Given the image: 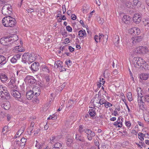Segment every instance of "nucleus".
I'll list each match as a JSON object with an SVG mask.
<instances>
[{
	"instance_id": "1",
	"label": "nucleus",
	"mask_w": 149,
	"mask_h": 149,
	"mask_svg": "<svg viewBox=\"0 0 149 149\" xmlns=\"http://www.w3.org/2000/svg\"><path fill=\"white\" fill-rule=\"evenodd\" d=\"M136 91L138 95V103H140V104L141 103L142 104L143 103H144L146 102H149V94H147L143 96V93L140 88H138ZM148 91L149 92V88L148 89Z\"/></svg>"
},
{
	"instance_id": "2",
	"label": "nucleus",
	"mask_w": 149,
	"mask_h": 149,
	"mask_svg": "<svg viewBox=\"0 0 149 149\" xmlns=\"http://www.w3.org/2000/svg\"><path fill=\"white\" fill-rule=\"evenodd\" d=\"M3 25L7 27H13L16 23V19L10 16H6L2 20Z\"/></svg>"
},
{
	"instance_id": "3",
	"label": "nucleus",
	"mask_w": 149,
	"mask_h": 149,
	"mask_svg": "<svg viewBox=\"0 0 149 149\" xmlns=\"http://www.w3.org/2000/svg\"><path fill=\"white\" fill-rule=\"evenodd\" d=\"M10 94L7 88L0 85V98L3 100H7L10 98Z\"/></svg>"
},
{
	"instance_id": "4",
	"label": "nucleus",
	"mask_w": 149,
	"mask_h": 149,
	"mask_svg": "<svg viewBox=\"0 0 149 149\" xmlns=\"http://www.w3.org/2000/svg\"><path fill=\"white\" fill-rule=\"evenodd\" d=\"M11 6L9 4H5L2 8V12L5 15H8L11 14Z\"/></svg>"
},
{
	"instance_id": "5",
	"label": "nucleus",
	"mask_w": 149,
	"mask_h": 149,
	"mask_svg": "<svg viewBox=\"0 0 149 149\" xmlns=\"http://www.w3.org/2000/svg\"><path fill=\"white\" fill-rule=\"evenodd\" d=\"M133 63L137 67V65L139 66L143 67V65L146 63L144 60L141 58L134 57L133 59Z\"/></svg>"
},
{
	"instance_id": "6",
	"label": "nucleus",
	"mask_w": 149,
	"mask_h": 149,
	"mask_svg": "<svg viewBox=\"0 0 149 149\" xmlns=\"http://www.w3.org/2000/svg\"><path fill=\"white\" fill-rule=\"evenodd\" d=\"M100 97L98 95H96L95 97H94L90 102V103L92 104L94 107H100L99 104Z\"/></svg>"
},
{
	"instance_id": "7",
	"label": "nucleus",
	"mask_w": 149,
	"mask_h": 149,
	"mask_svg": "<svg viewBox=\"0 0 149 149\" xmlns=\"http://www.w3.org/2000/svg\"><path fill=\"white\" fill-rule=\"evenodd\" d=\"M85 132L87 134V137L88 140L91 141L95 136L94 132L91 130L86 129L85 130Z\"/></svg>"
},
{
	"instance_id": "8",
	"label": "nucleus",
	"mask_w": 149,
	"mask_h": 149,
	"mask_svg": "<svg viewBox=\"0 0 149 149\" xmlns=\"http://www.w3.org/2000/svg\"><path fill=\"white\" fill-rule=\"evenodd\" d=\"M12 95L15 98L19 99L21 97V95L20 93L18 91L13 89L11 91Z\"/></svg>"
},
{
	"instance_id": "9",
	"label": "nucleus",
	"mask_w": 149,
	"mask_h": 149,
	"mask_svg": "<svg viewBox=\"0 0 149 149\" xmlns=\"http://www.w3.org/2000/svg\"><path fill=\"white\" fill-rule=\"evenodd\" d=\"M134 21L136 24L140 23L141 19V15L138 13L135 14L133 18Z\"/></svg>"
},
{
	"instance_id": "10",
	"label": "nucleus",
	"mask_w": 149,
	"mask_h": 149,
	"mask_svg": "<svg viewBox=\"0 0 149 149\" xmlns=\"http://www.w3.org/2000/svg\"><path fill=\"white\" fill-rule=\"evenodd\" d=\"M143 37L141 36H136L135 37H132L131 39L132 42L133 44L136 43H139L142 40Z\"/></svg>"
},
{
	"instance_id": "11",
	"label": "nucleus",
	"mask_w": 149,
	"mask_h": 149,
	"mask_svg": "<svg viewBox=\"0 0 149 149\" xmlns=\"http://www.w3.org/2000/svg\"><path fill=\"white\" fill-rule=\"evenodd\" d=\"M29 53H26L23 54L22 56V61L24 63H27L28 64L29 63Z\"/></svg>"
},
{
	"instance_id": "12",
	"label": "nucleus",
	"mask_w": 149,
	"mask_h": 149,
	"mask_svg": "<svg viewBox=\"0 0 149 149\" xmlns=\"http://www.w3.org/2000/svg\"><path fill=\"white\" fill-rule=\"evenodd\" d=\"M39 67L38 63L35 62L32 64L31 68L32 70L36 72L39 69Z\"/></svg>"
},
{
	"instance_id": "13",
	"label": "nucleus",
	"mask_w": 149,
	"mask_h": 149,
	"mask_svg": "<svg viewBox=\"0 0 149 149\" xmlns=\"http://www.w3.org/2000/svg\"><path fill=\"white\" fill-rule=\"evenodd\" d=\"M26 79L28 83L33 84H34L36 81L34 78L32 76L28 75L26 77Z\"/></svg>"
},
{
	"instance_id": "14",
	"label": "nucleus",
	"mask_w": 149,
	"mask_h": 149,
	"mask_svg": "<svg viewBox=\"0 0 149 149\" xmlns=\"http://www.w3.org/2000/svg\"><path fill=\"white\" fill-rule=\"evenodd\" d=\"M32 91L33 95L36 96H38L40 94V90L38 87L36 86L34 87Z\"/></svg>"
},
{
	"instance_id": "15",
	"label": "nucleus",
	"mask_w": 149,
	"mask_h": 149,
	"mask_svg": "<svg viewBox=\"0 0 149 149\" xmlns=\"http://www.w3.org/2000/svg\"><path fill=\"white\" fill-rule=\"evenodd\" d=\"M1 44L3 45H8L9 44L10 42L8 37H3L1 38L0 40Z\"/></svg>"
},
{
	"instance_id": "16",
	"label": "nucleus",
	"mask_w": 149,
	"mask_h": 149,
	"mask_svg": "<svg viewBox=\"0 0 149 149\" xmlns=\"http://www.w3.org/2000/svg\"><path fill=\"white\" fill-rule=\"evenodd\" d=\"M131 18L127 15H124L122 17V20L126 24H129L130 22Z\"/></svg>"
},
{
	"instance_id": "17",
	"label": "nucleus",
	"mask_w": 149,
	"mask_h": 149,
	"mask_svg": "<svg viewBox=\"0 0 149 149\" xmlns=\"http://www.w3.org/2000/svg\"><path fill=\"white\" fill-rule=\"evenodd\" d=\"M21 55L17 54L15 55L13 58H12L11 60V62L12 63H15L16 62L17 60H19L21 57Z\"/></svg>"
},
{
	"instance_id": "18",
	"label": "nucleus",
	"mask_w": 149,
	"mask_h": 149,
	"mask_svg": "<svg viewBox=\"0 0 149 149\" xmlns=\"http://www.w3.org/2000/svg\"><path fill=\"white\" fill-rule=\"evenodd\" d=\"M8 38L9 41L10 42L9 44L13 43L14 41L17 40L18 39V37L17 35L15 34L13 35L12 36L9 37Z\"/></svg>"
},
{
	"instance_id": "19",
	"label": "nucleus",
	"mask_w": 149,
	"mask_h": 149,
	"mask_svg": "<svg viewBox=\"0 0 149 149\" xmlns=\"http://www.w3.org/2000/svg\"><path fill=\"white\" fill-rule=\"evenodd\" d=\"M149 77V74L147 73H143L140 75V79L142 80H146Z\"/></svg>"
},
{
	"instance_id": "20",
	"label": "nucleus",
	"mask_w": 149,
	"mask_h": 149,
	"mask_svg": "<svg viewBox=\"0 0 149 149\" xmlns=\"http://www.w3.org/2000/svg\"><path fill=\"white\" fill-rule=\"evenodd\" d=\"M1 107L6 110L9 109L10 107V104L9 102L6 101L4 103L1 105Z\"/></svg>"
},
{
	"instance_id": "21",
	"label": "nucleus",
	"mask_w": 149,
	"mask_h": 149,
	"mask_svg": "<svg viewBox=\"0 0 149 149\" xmlns=\"http://www.w3.org/2000/svg\"><path fill=\"white\" fill-rule=\"evenodd\" d=\"M0 79L3 82L6 81L8 79L7 76L4 74H1L0 75Z\"/></svg>"
},
{
	"instance_id": "22",
	"label": "nucleus",
	"mask_w": 149,
	"mask_h": 149,
	"mask_svg": "<svg viewBox=\"0 0 149 149\" xmlns=\"http://www.w3.org/2000/svg\"><path fill=\"white\" fill-rule=\"evenodd\" d=\"M63 66L62 62L60 60H58L55 63L54 67L56 68H62Z\"/></svg>"
},
{
	"instance_id": "23",
	"label": "nucleus",
	"mask_w": 149,
	"mask_h": 149,
	"mask_svg": "<svg viewBox=\"0 0 149 149\" xmlns=\"http://www.w3.org/2000/svg\"><path fill=\"white\" fill-rule=\"evenodd\" d=\"M33 95H34L31 90L28 91L26 93V97L29 100H31L33 97Z\"/></svg>"
},
{
	"instance_id": "24",
	"label": "nucleus",
	"mask_w": 149,
	"mask_h": 149,
	"mask_svg": "<svg viewBox=\"0 0 149 149\" xmlns=\"http://www.w3.org/2000/svg\"><path fill=\"white\" fill-rule=\"evenodd\" d=\"M21 47L19 46H17L15 47L14 49H13L14 52L18 53L19 52H22L24 51L25 49H22Z\"/></svg>"
},
{
	"instance_id": "25",
	"label": "nucleus",
	"mask_w": 149,
	"mask_h": 149,
	"mask_svg": "<svg viewBox=\"0 0 149 149\" xmlns=\"http://www.w3.org/2000/svg\"><path fill=\"white\" fill-rule=\"evenodd\" d=\"M62 144L59 143H56L52 146V149H60L62 148Z\"/></svg>"
},
{
	"instance_id": "26",
	"label": "nucleus",
	"mask_w": 149,
	"mask_h": 149,
	"mask_svg": "<svg viewBox=\"0 0 149 149\" xmlns=\"http://www.w3.org/2000/svg\"><path fill=\"white\" fill-rule=\"evenodd\" d=\"M22 130L20 129V130H19L17 132L16 134L14 136V138L15 139L18 137L23 132L24 128V127H22Z\"/></svg>"
},
{
	"instance_id": "27",
	"label": "nucleus",
	"mask_w": 149,
	"mask_h": 149,
	"mask_svg": "<svg viewBox=\"0 0 149 149\" xmlns=\"http://www.w3.org/2000/svg\"><path fill=\"white\" fill-rule=\"evenodd\" d=\"M142 46H139L136 47L134 51L135 54H141L142 53Z\"/></svg>"
},
{
	"instance_id": "28",
	"label": "nucleus",
	"mask_w": 149,
	"mask_h": 149,
	"mask_svg": "<svg viewBox=\"0 0 149 149\" xmlns=\"http://www.w3.org/2000/svg\"><path fill=\"white\" fill-rule=\"evenodd\" d=\"M6 62L5 57L2 55H0V64L1 65H4Z\"/></svg>"
},
{
	"instance_id": "29",
	"label": "nucleus",
	"mask_w": 149,
	"mask_h": 149,
	"mask_svg": "<svg viewBox=\"0 0 149 149\" xmlns=\"http://www.w3.org/2000/svg\"><path fill=\"white\" fill-rule=\"evenodd\" d=\"M58 136H52L50 137V143H52V142L55 141H57L58 140Z\"/></svg>"
},
{
	"instance_id": "30",
	"label": "nucleus",
	"mask_w": 149,
	"mask_h": 149,
	"mask_svg": "<svg viewBox=\"0 0 149 149\" xmlns=\"http://www.w3.org/2000/svg\"><path fill=\"white\" fill-rule=\"evenodd\" d=\"M142 53L141 54H147L148 53V52H149V50L148 48L144 46H142Z\"/></svg>"
},
{
	"instance_id": "31",
	"label": "nucleus",
	"mask_w": 149,
	"mask_h": 149,
	"mask_svg": "<svg viewBox=\"0 0 149 149\" xmlns=\"http://www.w3.org/2000/svg\"><path fill=\"white\" fill-rule=\"evenodd\" d=\"M133 2L134 5L137 6V7H140L141 5V2L139 0H134Z\"/></svg>"
},
{
	"instance_id": "32",
	"label": "nucleus",
	"mask_w": 149,
	"mask_h": 149,
	"mask_svg": "<svg viewBox=\"0 0 149 149\" xmlns=\"http://www.w3.org/2000/svg\"><path fill=\"white\" fill-rule=\"evenodd\" d=\"M86 35V33L84 30H80L78 32V35L81 37H82Z\"/></svg>"
},
{
	"instance_id": "33",
	"label": "nucleus",
	"mask_w": 149,
	"mask_h": 149,
	"mask_svg": "<svg viewBox=\"0 0 149 149\" xmlns=\"http://www.w3.org/2000/svg\"><path fill=\"white\" fill-rule=\"evenodd\" d=\"M26 141V139L24 138H22L20 140V146L21 147L24 146L25 143Z\"/></svg>"
},
{
	"instance_id": "34",
	"label": "nucleus",
	"mask_w": 149,
	"mask_h": 149,
	"mask_svg": "<svg viewBox=\"0 0 149 149\" xmlns=\"http://www.w3.org/2000/svg\"><path fill=\"white\" fill-rule=\"evenodd\" d=\"M136 27H134L132 28H131V29H130L129 30V32L130 33V34H133V35H136Z\"/></svg>"
},
{
	"instance_id": "35",
	"label": "nucleus",
	"mask_w": 149,
	"mask_h": 149,
	"mask_svg": "<svg viewBox=\"0 0 149 149\" xmlns=\"http://www.w3.org/2000/svg\"><path fill=\"white\" fill-rule=\"evenodd\" d=\"M88 112L90 116L91 117L94 116L96 114L95 110L93 109H90Z\"/></svg>"
},
{
	"instance_id": "36",
	"label": "nucleus",
	"mask_w": 149,
	"mask_h": 149,
	"mask_svg": "<svg viewBox=\"0 0 149 149\" xmlns=\"http://www.w3.org/2000/svg\"><path fill=\"white\" fill-rule=\"evenodd\" d=\"M76 139L81 142H85L84 138L77 134H76Z\"/></svg>"
},
{
	"instance_id": "37",
	"label": "nucleus",
	"mask_w": 149,
	"mask_h": 149,
	"mask_svg": "<svg viewBox=\"0 0 149 149\" xmlns=\"http://www.w3.org/2000/svg\"><path fill=\"white\" fill-rule=\"evenodd\" d=\"M29 63H30L33 62L34 61H35V58L33 56V55L32 54H29Z\"/></svg>"
},
{
	"instance_id": "38",
	"label": "nucleus",
	"mask_w": 149,
	"mask_h": 149,
	"mask_svg": "<svg viewBox=\"0 0 149 149\" xmlns=\"http://www.w3.org/2000/svg\"><path fill=\"white\" fill-rule=\"evenodd\" d=\"M42 71L45 72L47 73L49 72V68L45 65H43L42 67L41 68Z\"/></svg>"
},
{
	"instance_id": "39",
	"label": "nucleus",
	"mask_w": 149,
	"mask_h": 149,
	"mask_svg": "<svg viewBox=\"0 0 149 149\" xmlns=\"http://www.w3.org/2000/svg\"><path fill=\"white\" fill-rule=\"evenodd\" d=\"M108 38V36L107 35H104L102 34H100L99 35V42H100L101 41V38H105L106 39V41L107 40V39Z\"/></svg>"
},
{
	"instance_id": "40",
	"label": "nucleus",
	"mask_w": 149,
	"mask_h": 149,
	"mask_svg": "<svg viewBox=\"0 0 149 149\" xmlns=\"http://www.w3.org/2000/svg\"><path fill=\"white\" fill-rule=\"evenodd\" d=\"M138 136L139 139L141 141H143L144 140L143 137L145 136V135L139 132L138 134Z\"/></svg>"
},
{
	"instance_id": "41",
	"label": "nucleus",
	"mask_w": 149,
	"mask_h": 149,
	"mask_svg": "<svg viewBox=\"0 0 149 149\" xmlns=\"http://www.w3.org/2000/svg\"><path fill=\"white\" fill-rule=\"evenodd\" d=\"M104 105L105 107L107 108L108 107H111L112 106V105L111 103L107 101L105 102Z\"/></svg>"
},
{
	"instance_id": "42",
	"label": "nucleus",
	"mask_w": 149,
	"mask_h": 149,
	"mask_svg": "<svg viewBox=\"0 0 149 149\" xmlns=\"http://www.w3.org/2000/svg\"><path fill=\"white\" fill-rule=\"evenodd\" d=\"M127 97L128 100L130 102L132 100V93L131 92L128 93L127 95Z\"/></svg>"
},
{
	"instance_id": "43",
	"label": "nucleus",
	"mask_w": 149,
	"mask_h": 149,
	"mask_svg": "<svg viewBox=\"0 0 149 149\" xmlns=\"http://www.w3.org/2000/svg\"><path fill=\"white\" fill-rule=\"evenodd\" d=\"M36 143L35 146V147L36 148V149H41L42 145L41 144H40L37 141H36Z\"/></svg>"
},
{
	"instance_id": "44",
	"label": "nucleus",
	"mask_w": 149,
	"mask_h": 149,
	"mask_svg": "<svg viewBox=\"0 0 149 149\" xmlns=\"http://www.w3.org/2000/svg\"><path fill=\"white\" fill-rule=\"evenodd\" d=\"M144 25L146 27H149V18L146 19L144 22Z\"/></svg>"
},
{
	"instance_id": "45",
	"label": "nucleus",
	"mask_w": 149,
	"mask_h": 149,
	"mask_svg": "<svg viewBox=\"0 0 149 149\" xmlns=\"http://www.w3.org/2000/svg\"><path fill=\"white\" fill-rule=\"evenodd\" d=\"M113 40L117 44H118L119 42V38L118 36H116Z\"/></svg>"
},
{
	"instance_id": "46",
	"label": "nucleus",
	"mask_w": 149,
	"mask_h": 149,
	"mask_svg": "<svg viewBox=\"0 0 149 149\" xmlns=\"http://www.w3.org/2000/svg\"><path fill=\"white\" fill-rule=\"evenodd\" d=\"M106 100L104 99H99V104L100 105L103 104H104Z\"/></svg>"
},
{
	"instance_id": "47",
	"label": "nucleus",
	"mask_w": 149,
	"mask_h": 149,
	"mask_svg": "<svg viewBox=\"0 0 149 149\" xmlns=\"http://www.w3.org/2000/svg\"><path fill=\"white\" fill-rule=\"evenodd\" d=\"M125 124L126 126L129 129L131 125V124L130 122L129 121H125Z\"/></svg>"
},
{
	"instance_id": "48",
	"label": "nucleus",
	"mask_w": 149,
	"mask_h": 149,
	"mask_svg": "<svg viewBox=\"0 0 149 149\" xmlns=\"http://www.w3.org/2000/svg\"><path fill=\"white\" fill-rule=\"evenodd\" d=\"M146 70H149V63L146 64V63L143 65V67Z\"/></svg>"
},
{
	"instance_id": "49",
	"label": "nucleus",
	"mask_w": 149,
	"mask_h": 149,
	"mask_svg": "<svg viewBox=\"0 0 149 149\" xmlns=\"http://www.w3.org/2000/svg\"><path fill=\"white\" fill-rule=\"evenodd\" d=\"M84 127L82 125H80L79 127V131L80 133H82L84 130Z\"/></svg>"
},
{
	"instance_id": "50",
	"label": "nucleus",
	"mask_w": 149,
	"mask_h": 149,
	"mask_svg": "<svg viewBox=\"0 0 149 149\" xmlns=\"http://www.w3.org/2000/svg\"><path fill=\"white\" fill-rule=\"evenodd\" d=\"M20 141H19L17 140L15 141L14 145L16 147H18L20 146Z\"/></svg>"
},
{
	"instance_id": "51",
	"label": "nucleus",
	"mask_w": 149,
	"mask_h": 149,
	"mask_svg": "<svg viewBox=\"0 0 149 149\" xmlns=\"http://www.w3.org/2000/svg\"><path fill=\"white\" fill-rule=\"evenodd\" d=\"M72 142V139L68 138L67 140V144L68 145H70Z\"/></svg>"
},
{
	"instance_id": "52",
	"label": "nucleus",
	"mask_w": 149,
	"mask_h": 149,
	"mask_svg": "<svg viewBox=\"0 0 149 149\" xmlns=\"http://www.w3.org/2000/svg\"><path fill=\"white\" fill-rule=\"evenodd\" d=\"M71 63L72 61L70 60H69L68 61L67 60L65 62V64L68 67H69V66H70L71 65Z\"/></svg>"
},
{
	"instance_id": "53",
	"label": "nucleus",
	"mask_w": 149,
	"mask_h": 149,
	"mask_svg": "<svg viewBox=\"0 0 149 149\" xmlns=\"http://www.w3.org/2000/svg\"><path fill=\"white\" fill-rule=\"evenodd\" d=\"M34 125V123L33 122H31L30 125V129L31 131V132L33 130V127Z\"/></svg>"
},
{
	"instance_id": "54",
	"label": "nucleus",
	"mask_w": 149,
	"mask_h": 149,
	"mask_svg": "<svg viewBox=\"0 0 149 149\" xmlns=\"http://www.w3.org/2000/svg\"><path fill=\"white\" fill-rule=\"evenodd\" d=\"M66 29L68 31L71 32L72 31V28L69 26H67Z\"/></svg>"
},
{
	"instance_id": "55",
	"label": "nucleus",
	"mask_w": 149,
	"mask_h": 149,
	"mask_svg": "<svg viewBox=\"0 0 149 149\" xmlns=\"http://www.w3.org/2000/svg\"><path fill=\"white\" fill-rule=\"evenodd\" d=\"M70 41L69 39L68 38H66L65 39V41H64V42L65 44H67L68 43L70 42Z\"/></svg>"
},
{
	"instance_id": "56",
	"label": "nucleus",
	"mask_w": 149,
	"mask_h": 149,
	"mask_svg": "<svg viewBox=\"0 0 149 149\" xmlns=\"http://www.w3.org/2000/svg\"><path fill=\"white\" fill-rule=\"evenodd\" d=\"M26 11L27 12V13H32L33 12V10L32 9H31V8H30L27 9H26Z\"/></svg>"
},
{
	"instance_id": "57",
	"label": "nucleus",
	"mask_w": 149,
	"mask_h": 149,
	"mask_svg": "<svg viewBox=\"0 0 149 149\" xmlns=\"http://www.w3.org/2000/svg\"><path fill=\"white\" fill-rule=\"evenodd\" d=\"M99 37L97 35H95L94 37L95 40L96 42H98Z\"/></svg>"
},
{
	"instance_id": "58",
	"label": "nucleus",
	"mask_w": 149,
	"mask_h": 149,
	"mask_svg": "<svg viewBox=\"0 0 149 149\" xmlns=\"http://www.w3.org/2000/svg\"><path fill=\"white\" fill-rule=\"evenodd\" d=\"M122 126V123L120 121H118V127H121Z\"/></svg>"
},
{
	"instance_id": "59",
	"label": "nucleus",
	"mask_w": 149,
	"mask_h": 149,
	"mask_svg": "<svg viewBox=\"0 0 149 149\" xmlns=\"http://www.w3.org/2000/svg\"><path fill=\"white\" fill-rule=\"evenodd\" d=\"M68 49L71 52H73L74 49V48L71 46H70L69 47Z\"/></svg>"
},
{
	"instance_id": "60",
	"label": "nucleus",
	"mask_w": 149,
	"mask_h": 149,
	"mask_svg": "<svg viewBox=\"0 0 149 149\" xmlns=\"http://www.w3.org/2000/svg\"><path fill=\"white\" fill-rule=\"evenodd\" d=\"M136 34L137 35L141 33V31L139 29L136 28Z\"/></svg>"
},
{
	"instance_id": "61",
	"label": "nucleus",
	"mask_w": 149,
	"mask_h": 149,
	"mask_svg": "<svg viewBox=\"0 0 149 149\" xmlns=\"http://www.w3.org/2000/svg\"><path fill=\"white\" fill-rule=\"evenodd\" d=\"M99 19V20H98V22L101 24H102L104 22L103 19L102 18H100Z\"/></svg>"
},
{
	"instance_id": "62",
	"label": "nucleus",
	"mask_w": 149,
	"mask_h": 149,
	"mask_svg": "<svg viewBox=\"0 0 149 149\" xmlns=\"http://www.w3.org/2000/svg\"><path fill=\"white\" fill-rule=\"evenodd\" d=\"M15 78L13 77H12L10 80V82L11 83L13 84L15 82V81L14 80Z\"/></svg>"
},
{
	"instance_id": "63",
	"label": "nucleus",
	"mask_w": 149,
	"mask_h": 149,
	"mask_svg": "<svg viewBox=\"0 0 149 149\" xmlns=\"http://www.w3.org/2000/svg\"><path fill=\"white\" fill-rule=\"evenodd\" d=\"M126 6L128 8L130 7L131 6V3L130 2H129L127 3L126 4Z\"/></svg>"
},
{
	"instance_id": "64",
	"label": "nucleus",
	"mask_w": 149,
	"mask_h": 149,
	"mask_svg": "<svg viewBox=\"0 0 149 149\" xmlns=\"http://www.w3.org/2000/svg\"><path fill=\"white\" fill-rule=\"evenodd\" d=\"M71 19L73 20H75L76 19V16L75 15H71Z\"/></svg>"
}]
</instances>
